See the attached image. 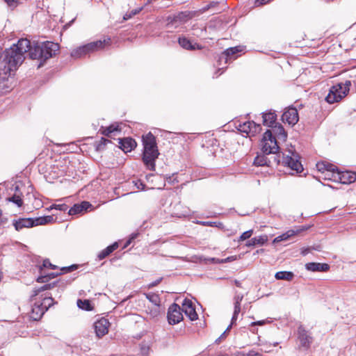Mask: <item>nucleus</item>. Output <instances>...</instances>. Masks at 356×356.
Returning a JSON list of instances; mask_svg holds the SVG:
<instances>
[{
    "label": "nucleus",
    "mask_w": 356,
    "mask_h": 356,
    "mask_svg": "<svg viewBox=\"0 0 356 356\" xmlns=\"http://www.w3.org/2000/svg\"><path fill=\"white\" fill-rule=\"evenodd\" d=\"M29 47L30 41L26 38H22L16 44L3 51L0 60V77L3 80H6L15 74L17 68L22 64L25 58L24 54L27 53Z\"/></svg>",
    "instance_id": "obj_1"
},
{
    "label": "nucleus",
    "mask_w": 356,
    "mask_h": 356,
    "mask_svg": "<svg viewBox=\"0 0 356 356\" xmlns=\"http://www.w3.org/2000/svg\"><path fill=\"white\" fill-rule=\"evenodd\" d=\"M143 161L150 170H155V161L159 154L154 136L149 133L143 136Z\"/></svg>",
    "instance_id": "obj_2"
},
{
    "label": "nucleus",
    "mask_w": 356,
    "mask_h": 356,
    "mask_svg": "<svg viewBox=\"0 0 356 356\" xmlns=\"http://www.w3.org/2000/svg\"><path fill=\"white\" fill-rule=\"evenodd\" d=\"M350 86V81L332 86L325 97L326 102L329 104L339 102L348 94Z\"/></svg>",
    "instance_id": "obj_3"
},
{
    "label": "nucleus",
    "mask_w": 356,
    "mask_h": 356,
    "mask_svg": "<svg viewBox=\"0 0 356 356\" xmlns=\"http://www.w3.org/2000/svg\"><path fill=\"white\" fill-rule=\"evenodd\" d=\"M261 149L266 154H275L278 152L279 146L277 145L275 136H273L271 130H267L262 138L261 142Z\"/></svg>",
    "instance_id": "obj_4"
},
{
    "label": "nucleus",
    "mask_w": 356,
    "mask_h": 356,
    "mask_svg": "<svg viewBox=\"0 0 356 356\" xmlns=\"http://www.w3.org/2000/svg\"><path fill=\"white\" fill-rule=\"evenodd\" d=\"M288 154L283 156L282 163L284 165L288 166L291 170L297 173L301 172L303 170L302 165L299 161V156L291 148L287 150Z\"/></svg>",
    "instance_id": "obj_5"
},
{
    "label": "nucleus",
    "mask_w": 356,
    "mask_h": 356,
    "mask_svg": "<svg viewBox=\"0 0 356 356\" xmlns=\"http://www.w3.org/2000/svg\"><path fill=\"white\" fill-rule=\"evenodd\" d=\"M183 319L181 307L176 303L170 306L168 311V321L170 325L179 323Z\"/></svg>",
    "instance_id": "obj_6"
},
{
    "label": "nucleus",
    "mask_w": 356,
    "mask_h": 356,
    "mask_svg": "<svg viewBox=\"0 0 356 356\" xmlns=\"http://www.w3.org/2000/svg\"><path fill=\"white\" fill-rule=\"evenodd\" d=\"M40 44L41 50H42V60L44 61L55 56L59 50V46L57 43L47 41Z\"/></svg>",
    "instance_id": "obj_7"
},
{
    "label": "nucleus",
    "mask_w": 356,
    "mask_h": 356,
    "mask_svg": "<svg viewBox=\"0 0 356 356\" xmlns=\"http://www.w3.org/2000/svg\"><path fill=\"white\" fill-rule=\"evenodd\" d=\"M282 120L289 125H295L299 120L298 113L296 108L289 107L282 114Z\"/></svg>",
    "instance_id": "obj_8"
},
{
    "label": "nucleus",
    "mask_w": 356,
    "mask_h": 356,
    "mask_svg": "<svg viewBox=\"0 0 356 356\" xmlns=\"http://www.w3.org/2000/svg\"><path fill=\"white\" fill-rule=\"evenodd\" d=\"M238 130L250 136H254L261 131V127L253 121H247L239 124Z\"/></svg>",
    "instance_id": "obj_9"
},
{
    "label": "nucleus",
    "mask_w": 356,
    "mask_h": 356,
    "mask_svg": "<svg viewBox=\"0 0 356 356\" xmlns=\"http://www.w3.org/2000/svg\"><path fill=\"white\" fill-rule=\"evenodd\" d=\"M308 228H309L308 226L304 225V226L296 227L295 229L288 230L285 233L275 238V239L273 240V243H278V242H280L282 241H286L289 238H290L291 237H292L295 235L299 234L301 232H302L303 231L308 229Z\"/></svg>",
    "instance_id": "obj_10"
},
{
    "label": "nucleus",
    "mask_w": 356,
    "mask_h": 356,
    "mask_svg": "<svg viewBox=\"0 0 356 356\" xmlns=\"http://www.w3.org/2000/svg\"><path fill=\"white\" fill-rule=\"evenodd\" d=\"M181 312H184L190 320L195 321L197 318V314L195 312L193 304L191 300L185 299L181 308Z\"/></svg>",
    "instance_id": "obj_11"
},
{
    "label": "nucleus",
    "mask_w": 356,
    "mask_h": 356,
    "mask_svg": "<svg viewBox=\"0 0 356 356\" xmlns=\"http://www.w3.org/2000/svg\"><path fill=\"white\" fill-rule=\"evenodd\" d=\"M111 44V39L109 38L104 39L103 40H97L88 43L85 45L88 54L94 52L104 49L106 46H108Z\"/></svg>",
    "instance_id": "obj_12"
},
{
    "label": "nucleus",
    "mask_w": 356,
    "mask_h": 356,
    "mask_svg": "<svg viewBox=\"0 0 356 356\" xmlns=\"http://www.w3.org/2000/svg\"><path fill=\"white\" fill-rule=\"evenodd\" d=\"M191 17L190 12H181L175 15L168 23V27L169 29L173 26L177 27L179 24L186 22Z\"/></svg>",
    "instance_id": "obj_13"
},
{
    "label": "nucleus",
    "mask_w": 356,
    "mask_h": 356,
    "mask_svg": "<svg viewBox=\"0 0 356 356\" xmlns=\"http://www.w3.org/2000/svg\"><path fill=\"white\" fill-rule=\"evenodd\" d=\"M109 322L107 319L102 318L96 321L94 324L95 330L97 337H101L107 334Z\"/></svg>",
    "instance_id": "obj_14"
},
{
    "label": "nucleus",
    "mask_w": 356,
    "mask_h": 356,
    "mask_svg": "<svg viewBox=\"0 0 356 356\" xmlns=\"http://www.w3.org/2000/svg\"><path fill=\"white\" fill-rule=\"evenodd\" d=\"M335 176L338 177V181L343 184H350L356 180V174L353 172H338Z\"/></svg>",
    "instance_id": "obj_15"
},
{
    "label": "nucleus",
    "mask_w": 356,
    "mask_h": 356,
    "mask_svg": "<svg viewBox=\"0 0 356 356\" xmlns=\"http://www.w3.org/2000/svg\"><path fill=\"white\" fill-rule=\"evenodd\" d=\"M35 219L32 218H21L18 220H15L13 222V225L17 231H19L23 228H29L35 226Z\"/></svg>",
    "instance_id": "obj_16"
},
{
    "label": "nucleus",
    "mask_w": 356,
    "mask_h": 356,
    "mask_svg": "<svg viewBox=\"0 0 356 356\" xmlns=\"http://www.w3.org/2000/svg\"><path fill=\"white\" fill-rule=\"evenodd\" d=\"M120 147L124 152H130L132 149H134L136 147V141L131 138H124L123 139H120Z\"/></svg>",
    "instance_id": "obj_17"
},
{
    "label": "nucleus",
    "mask_w": 356,
    "mask_h": 356,
    "mask_svg": "<svg viewBox=\"0 0 356 356\" xmlns=\"http://www.w3.org/2000/svg\"><path fill=\"white\" fill-rule=\"evenodd\" d=\"M305 268L307 270L312 272H325L329 269L330 266L327 264L311 262L306 264Z\"/></svg>",
    "instance_id": "obj_18"
},
{
    "label": "nucleus",
    "mask_w": 356,
    "mask_h": 356,
    "mask_svg": "<svg viewBox=\"0 0 356 356\" xmlns=\"http://www.w3.org/2000/svg\"><path fill=\"white\" fill-rule=\"evenodd\" d=\"M27 52H29L31 58L42 60V50H41L40 44H35L33 46L30 44Z\"/></svg>",
    "instance_id": "obj_19"
},
{
    "label": "nucleus",
    "mask_w": 356,
    "mask_h": 356,
    "mask_svg": "<svg viewBox=\"0 0 356 356\" xmlns=\"http://www.w3.org/2000/svg\"><path fill=\"white\" fill-rule=\"evenodd\" d=\"M298 334L301 345L304 347H308L312 342V339L302 326L298 327Z\"/></svg>",
    "instance_id": "obj_20"
},
{
    "label": "nucleus",
    "mask_w": 356,
    "mask_h": 356,
    "mask_svg": "<svg viewBox=\"0 0 356 356\" xmlns=\"http://www.w3.org/2000/svg\"><path fill=\"white\" fill-rule=\"evenodd\" d=\"M179 44L181 47L187 50H195L202 49L201 45L197 43L193 44L191 40H189L185 37L179 38Z\"/></svg>",
    "instance_id": "obj_21"
},
{
    "label": "nucleus",
    "mask_w": 356,
    "mask_h": 356,
    "mask_svg": "<svg viewBox=\"0 0 356 356\" xmlns=\"http://www.w3.org/2000/svg\"><path fill=\"white\" fill-rule=\"evenodd\" d=\"M44 313V309L40 307L39 302H35L31 309V318L34 321H38Z\"/></svg>",
    "instance_id": "obj_22"
},
{
    "label": "nucleus",
    "mask_w": 356,
    "mask_h": 356,
    "mask_svg": "<svg viewBox=\"0 0 356 356\" xmlns=\"http://www.w3.org/2000/svg\"><path fill=\"white\" fill-rule=\"evenodd\" d=\"M263 123L268 127H273L276 124L277 115L275 113L269 112L263 114Z\"/></svg>",
    "instance_id": "obj_23"
},
{
    "label": "nucleus",
    "mask_w": 356,
    "mask_h": 356,
    "mask_svg": "<svg viewBox=\"0 0 356 356\" xmlns=\"http://www.w3.org/2000/svg\"><path fill=\"white\" fill-rule=\"evenodd\" d=\"M22 193L19 191L17 186L15 187V193L11 197L6 198V200L15 204L18 207L23 204Z\"/></svg>",
    "instance_id": "obj_24"
},
{
    "label": "nucleus",
    "mask_w": 356,
    "mask_h": 356,
    "mask_svg": "<svg viewBox=\"0 0 356 356\" xmlns=\"http://www.w3.org/2000/svg\"><path fill=\"white\" fill-rule=\"evenodd\" d=\"M272 133L274 134V136L277 137L279 140L285 141L287 138V134L282 125H275L273 127Z\"/></svg>",
    "instance_id": "obj_25"
},
{
    "label": "nucleus",
    "mask_w": 356,
    "mask_h": 356,
    "mask_svg": "<svg viewBox=\"0 0 356 356\" xmlns=\"http://www.w3.org/2000/svg\"><path fill=\"white\" fill-rule=\"evenodd\" d=\"M243 51V49L241 47H231L227 49H226L224 53L222 54V56L225 57L226 60L231 59V58H235L234 55L238 52H241Z\"/></svg>",
    "instance_id": "obj_26"
},
{
    "label": "nucleus",
    "mask_w": 356,
    "mask_h": 356,
    "mask_svg": "<svg viewBox=\"0 0 356 356\" xmlns=\"http://www.w3.org/2000/svg\"><path fill=\"white\" fill-rule=\"evenodd\" d=\"M316 168L318 170L322 173V175L329 170L333 171L337 170V168L335 165L325 162L318 163L316 164Z\"/></svg>",
    "instance_id": "obj_27"
},
{
    "label": "nucleus",
    "mask_w": 356,
    "mask_h": 356,
    "mask_svg": "<svg viewBox=\"0 0 356 356\" xmlns=\"http://www.w3.org/2000/svg\"><path fill=\"white\" fill-rule=\"evenodd\" d=\"M118 247L117 243H113L111 245L108 246L106 248L103 250L99 254L98 258L102 260L108 256L112 252L116 250Z\"/></svg>",
    "instance_id": "obj_28"
},
{
    "label": "nucleus",
    "mask_w": 356,
    "mask_h": 356,
    "mask_svg": "<svg viewBox=\"0 0 356 356\" xmlns=\"http://www.w3.org/2000/svg\"><path fill=\"white\" fill-rule=\"evenodd\" d=\"M100 131H102V134L106 136H110L112 133L118 131L120 129L118 124H113L106 127H102Z\"/></svg>",
    "instance_id": "obj_29"
},
{
    "label": "nucleus",
    "mask_w": 356,
    "mask_h": 356,
    "mask_svg": "<svg viewBox=\"0 0 356 356\" xmlns=\"http://www.w3.org/2000/svg\"><path fill=\"white\" fill-rule=\"evenodd\" d=\"M277 280H291L293 277V273L289 271H280L276 273L275 275Z\"/></svg>",
    "instance_id": "obj_30"
},
{
    "label": "nucleus",
    "mask_w": 356,
    "mask_h": 356,
    "mask_svg": "<svg viewBox=\"0 0 356 356\" xmlns=\"http://www.w3.org/2000/svg\"><path fill=\"white\" fill-rule=\"evenodd\" d=\"M88 52L86 49H85V45L79 47L75 49H74L71 52V56L75 58H80L86 54H87Z\"/></svg>",
    "instance_id": "obj_31"
},
{
    "label": "nucleus",
    "mask_w": 356,
    "mask_h": 356,
    "mask_svg": "<svg viewBox=\"0 0 356 356\" xmlns=\"http://www.w3.org/2000/svg\"><path fill=\"white\" fill-rule=\"evenodd\" d=\"M88 206V202H83L80 204H74L68 211L69 215H75L83 211V207Z\"/></svg>",
    "instance_id": "obj_32"
},
{
    "label": "nucleus",
    "mask_w": 356,
    "mask_h": 356,
    "mask_svg": "<svg viewBox=\"0 0 356 356\" xmlns=\"http://www.w3.org/2000/svg\"><path fill=\"white\" fill-rule=\"evenodd\" d=\"M145 296L154 305V307H160L161 300L159 295L156 293H146Z\"/></svg>",
    "instance_id": "obj_33"
},
{
    "label": "nucleus",
    "mask_w": 356,
    "mask_h": 356,
    "mask_svg": "<svg viewBox=\"0 0 356 356\" xmlns=\"http://www.w3.org/2000/svg\"><path fill=\"white\" fill-rule=\"evenodd\" d=\"M338 169L337 170H329L327 172H325L324 174H323V179L326 180H333L334 181H338V177H336L338 174Z\"/></svg>",
    "instance_id": "obj_34"
},
{
    "label": "nucleus",
    "mask_w": 356,
    "mask_h": 356,
    "mask_svg": "<svg viewBox=\"0 0 356 356\" xmlns=\"http://www.w3.org/2000/svg\"><path fill=\"white\" fill-rule=\"evenodd\" d=\"M77 306L84 310L86 311H91L92 310L93 307L90 304V300H77Z\"/></svg>",
    "instance_id": "obj_35"
},
{
    "label": "nucleus",
    "mask_w": 356,
    "mask_h": 356,
    "mask_svg": "<svg viewBox=\"0 0 356 356\" xmlns=\"http://www.w3.org/2000/svg\"><path fill=\"white\" fill-rule=\"evenodd\" d=\"M39 304L46 312L54 304V299L51 296H46Z\"/></svg>",
    "instance_id": "obj_36"
},
{
    "label": "nucleus",
    "mask_w": 356,
    "mask_h": 356,
    "mask_svg": "<svg viewBox=\"0 0 356 356\" xmlns=\"http://www.w3.org/2000/svg\"><path fill=\"white\" fill-rule=\"evenodd\" d=\"M54 220L53 217L51 216H47L44 217H40L35 219V225H45L47 223H49L51 222Z\"/></svg>",
    "instance_id": "obj_37"
},
{
    "label": "nucleus",
    "mask_w": 356,
    "mask_h": 356,
    "mask_svg": "<svg viewBox=\"0 0 356 356\" xmlns=\"http://www.w3.org/2000/svg\"><path fill=\"white\" fill-rule=\"evenodd\" d=\"M146 312L149 315L150 318H154L157 317L160 314V308L159 307H153L152 308H149L146 310Z\"/></svg>",
    "instance_id": "obj_38"
},
{
    "label": "nucleus",
    "mask_w": 356,
    "mask_h": 356,
    "mask_svg": "<svg viewBox=\"0 0 356 356\" xmlns=\"http://www.w3.org/2000/svg\"><path fill=\"white\" fill-rule=\"evenodd\" d=\"M241 312V305H234V313L232 318V324H234L238 318V315Z\"/></svg>",
    "instance_id": "obj_39"
},
{
    "label": "nucleus",
    "mask_w": 356,
    "mask_h": 356,
    "mask_svg": "<svg viewBox=\"0 0 356 356\" xmlns=\"http://www.w3.org/2000/svg\"><path fill=\"white\" fill-rule=\"evenodd\" d=\"M253 234V230L252 229H250L248 231H246L245 232H243L239 237V239H238V241H243L246 239H248L251 237V236Z\"/></svg>",
    "instance_id": "obj_40"
},
{
    "label": "nucleus",
    "mask_w": 356,
    "mask_h": 356,
    "mask_svg": "<svg viewBox=\"0 0 356 356\" xmlns=\"http://www.w3.org/2000/svg\"><path fill=\"white\" fill-rule=\"evenodd\" d=\"M257 245H264L268 241V236L266 235H261L257 237H254Z\"/></svg>",
    "instance_id": "obj_41"
},
{
    "label": "nucleus",
    "mask_w": 356,
    "mask_h": 356,
    "mask_svg": "<svg viewBox=\"0 0 356 356\" xmlns=\"http://www.w3.org/2000/svg\"><path fill=\"white\" fill-rule=\"evenodd\" d=\"M141 10H142V8L135 9V10H133L132 11H131V13H126L124 15V17H123L124 19L127 20V19L131 18L133 16L139 13Z\"/></svg>",
    "instance_id": "obj_42"
},
{
    "label": "nucleus",
    "mask_w": 356,
    "mask_h": 356,
    "mask_svg": "<svg viewBox=\"0 0 356 356\" xmlns=\"http://www.w3.org/2000/svg\"><path fill=\"white\" fill-rule=\"evenodd\" d=\"M193 30L194 31L193 35L197 37H201L203 35V33L205 31V29L202 27L195 29V26H193Z\"/></svg>",
    "instance_id": "obj_43"
},
{
    "label": "nucleus",
    "mask_w": 356,
    "mask_h": 356,
    "mask_svg": "<svg viewBox=\"0 0 356 356\" xmlns=\"http://www.w3.org/2000/svg\"><path fill=\"white\" fill-rule=\"evenodd\" d=\"M51 208L65 211L67 209V206L65 204H55Z\"/></svg>",
    "instance_id": "obj_44"
},
{
    "label": "nucleus",
    "mask_w": 356,
    "mask_h": 356,
    "mask_svg": "<svg viewBox=\"0 0 356 356\" xmlns=\"http://www.w3.org/2000/svg\"><path fill=\"white\" fill-rule=\"evenodd\" d=\"M107 143H110V140L104 138H102L101 140L99 141V143L97 147V150H101L102 149H103V146H104Z\"/></svg>",
    "instance_id": "obj_45"
},
{
    "label": "nucleus",
    "mask_w": 356,
    "mask_h": 356,
    "mask_svg": "<svg viewBox=\"0 0 356 356\" xmlns=\"http://www.w3.org/2000/svg\"><path fill=\"white\" fill-rule=\"evenodd\" d=\"M138 232H135V233H133L130 235V237L128 239V241L126 242V244H125V247H127L128 245H129L131 243V241L136 238L138 236Z\"/></svg>",
    "instance_id": "obj_46"
},
{
    "label": "nucleus",
    "mask_w": 356,
    "mask_h": 356,
    "mask_svg": "<svg viewBox=\"0 0 356 356\" xmlns=\"http://www.w3.org/2000/svg\"><path fill=\"white\" fill-rule=\"evenodd\" d=\"M243 298V296L241 294H237L234 298V305H241V302Z\"/></svg>",
    "instance_id": "obj_47"
},
{
    "label": "nucleus",
    "mask_w": 356,
    "mask_h": 356,
    "mask_svg": "<svg viewBox=\"0 0 356 356\" xmlns=\"http://www.w3.org/2000/svg\"><path fill=\"white\" fill-rule=\"evenodd\" d=\"M254 163L258 165H264L266 164V161H264L263 157L261 159H260L259 157H257Z\"/></svg>",
    "instance_id": "obj_48"
},
{
    "label": "nucleus",
    "mask_w": 356,
    "mask_h": 356,
    "mask_svg": "<svg viewBox=\"0 0 356 356\" xmlns=\"http://www.w3.org/2000/svg\"><path fill=\"white\" fill-rule=\"evenodd\" d=\"M271 0H255L254 4L256 6H261L270 2Z\"/></svg>",
    "instance_id": "obj_49"
},
{
    "label": "nucleus",
    "mask_w": 356,
    "mask_h": 356,
    "mask_svg": "<svg viewBox=\"0 0 356 356\" xmlns=\"http://www.w3.org/2000/svg\"><path fill=\"white\" fill-rule=\"evenodd\" d=\"M4 1L10 7H15V6H17V5L18 3V0H4Z\"/></svg>",
    "instance_id": "obj_50"
},
{
    "label": "nucleus",
    "mask_w": 356,
    "mask_h": 356,
    "mask_svg": "<svg viewBox=\"0 0 356 356\" xmlns=\"http://www.w3.org/2000/svg\"><path fill=\"white\" fill-rule=\"evenodd\" d=\"M235 259H236V257H227L225 259H218V262H219V263H226V262L232 261L235 260Z\"/></svg>",
    "instance_id": "obj_51"
},
{
    "label": "nucleus",
    "mask_w": 356,
    "mask_h": 356,
    "mask_svg": "<svg viewBox=\"0 0 356 356\" xmlns=\"http://www.w3.org/2000/svg\"><path fill=\"white\" fill-rule=\"evenodd\" d=\"M43 266L47 268L49 267L52 269L55 268V266L52 265L49 260H44L43 262Z\"/></svg>",
    "instance_id": "obj_52"
},
{
    "label": "nucleus",
    "mask_w": 356,
    "mask_h": 356,
    "mask_svg": "<svg viewBox=\"0 0 356 356\" xmlns=\"http://www.w3.org/2000/svg\"><path fill=\"white\" fill-rule=\"evenodd\" d=\"M266 323V321H265V320H263V321H258L252 322V323H251V325H252V326H255V325H264Z\"/></svg>",
    "instance_id": "obj_53"
},
{
    "label": "nucleus",
    "mask_w": 356,
    "mask_h": 356,
    "mask_svg": "<svg viewBox=\"0 0 356 356\" xmlns=\"http://www.w3.org/2000/svg\"><path fill=\"white\" fill-rule=\"evenodd\" d=\"M256 241H254V238H252L251 240L248 241L245 245L248 247L256 245Z\"/></svg>",
    "instance_id": "obj_54"
},
{
    "label": "nucleus",
    "mask_w": 356,
    "mask_h": 356,
    "mask_svg": "<svg viewBox=\"0 0 356 356\" xmlns=\"http://www.w3.org/2000/svg\"><path fill=\"white\" fill-rule=\"evenodd\" d=\"M203 225H208V226H215L217 227V222H201Z\"/></svg>",
    "instance_id": "obj_55"
},
{
    "label": "nucleus",
    "mask_w": 356,
    "mask_h": 356,
    "mask_svg": "<svg viewBox=\"0 0 356 356\" xmlns=\"http://www.w3.org/2000/svg\"><path fill=\"white\" fill-rule=\"evenodd\" d=\"M309 250H310L309 248H303L301 249V254L303 256H305L309 253Z\"/></svg>",
    "instance_id": "obj_56"
},
{
    "label": "nucleus",
    "mask_w": 356,
    "mask_h": 356,
    "mask_svg": "<svg viewBox=\"0 0 356 356\" xmlns=\"http://www.w3.org/2000/svg\"><path fill=\"white\" fill-rule=\"evenodd\" d=\"M259 354L254 351H250L249 353H246V356H258Z\"/></svg>",
    "instance_id": "obj_57"
},
{
    "label": "nucleus",
    "mask_w": 356,
    "mask_h": 356,
    "mask_svg": "<svg viewBox=\"0 0 356 356\" xmlns=\"http://www.w3.org/2000/svg\"><path fill=\"white\" fill-rule=\"evenodd\" d=\"M92 207V205L88 202V206L87 205H84L83 207V211H87L89 207Z\"/></svg>",
    "instance_id": "obj_58"
},
{
    "label": "nucleus",
    "mask_w": 356,
    "mask_h": 356,
    "mask_svg": "<svg viewBox=\"0 0 356 356\" xmlns=\"http://www.w3.org/2000/svg\"><path fill=\"white\" fill-rule=\"evenodd\" d=\"M236 356H246V353H243V352H237L236 354H235Z\"/></svg>",
    "instance_id": "obj_59"
},
{
    "label": "nucleus",
    "mask_w": 356,
    "mask_h": 356,
    "mask_svg": "<svg viewBox=\"0 0 356 356\" xmlns=\"http://www.w3.org/2000/svg\"><path fill=\"white\" fill-rule=\"evenodd\" d=\"M234 284L238 287H241V283L239 281L236 280H234Z\"/></svg>",
    "instance_id": "obj_60"
},
{
    "label": "nucleus",
    "mask_w": 356,
    "mask_h": 356,
    "mask_svg": "<svg viewBox=\"0 0 356 356\" xmlns=\"http://www.w3.org/2000/svg\"><path fill=\"white\" fill-rule=\"evenodd\" d=\"M226 333H227V332H226V331H225V332H224L220 335V337H219V339H219V340H220V339H222L223 338H225V335H226Z\"/></svg>",
    "instance_id": "obj_61"
},
{
    "label": "nucleus",
    "mask_w": 356,
    "mask_h": 356,
    "mask_svg": "<svg viewBox=\"0 0 356 356\" xmlns=\"http://www.w3.org/2000/svg\"><path fill=\"white\" fill-rule=\"evenodd\" d=\"M218 259L211 258L210 260H211L213 263L220 264L219 262H218Z\"/></svg>",
    "instance_id": "obj_62"
},
{
    "label": "nucleus",
    "mask_w": 356,
    "mask_h": 356,
    "mask_svg": "<svg viewBox=\"0 0 356 356\" xmlns=\"http://www.w3.org/2000/svg\"><path fill=\"white\" fill-rule=\"evenodd\" d=\"M47 289H48L47 285H45V286H42V287L40 289V291L47 290Z\"/></svg>",
    "instance_id": "obj_63"
},
{
    "label": "nucleus",
    "mask_w": 356,
    "mask_h": 356,
    "mask_svg": "<svg viewBox=\"0 0 356 356\" xmlns=\"http://www.w3.org/2000/svg\"><path fill=\"white\" fill-rule=\"evenodd\" d=\"M232 325H233V324H232V323H231V324L227 327V330H225L227 332L231 329V327H232Z\"/></svg>",
    "instance_id": "obj_64"
}]
</instances>
